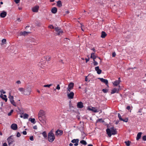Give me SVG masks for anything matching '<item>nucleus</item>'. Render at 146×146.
<instances>
[{
    "mask_svg": "<svg viewBox=\"0 0 146 146\" xmlns=\"http://www.w3.org/2000/svg\"><path fill=\"white\" fill-rule=\"evenodd\" d=\"M106 131L109 137H110L112 135H115L117 134L116 129L113 127H111L110 129L108 128H107L106 129Z\"/></svg>",
    "mask_w": 146,
    "mask_h": 146,
    "instance_id": "f257e3e1",
    "label": "nucleus"
},
{
    "mask_svg": "<svg viewBox=\"0 0 146 146\" xmlns=\"http://www.w3.org/2000/svg\"><path fill=\"white\" fill-rule=\"evenodd\" d=\"M48 141L50 142H52L54 140L55 137L52 130L48 133Z\"/></svg>",
    "mask_w": 146,
    "mask_h": 146,
    "instance_id": "f03ea898",
    "label": "nucleus"
},
{
    "mask_svg": "<svg viewBox=\"0 0 146 146\" xmlns=\"http://www.w3.org/2000/svg\"><path fill=\"white\" fill-rule=\"evenodd\" d=\"M31 91V87L28 86L26 87L25 89L24 92L23 93V94L25 95H29L30 94Z\"/></svg>",
    "mask_w": 146,
    "mask_h": 146,
    "instance_id": "7ed1b4c3",
    "label": "nucleus"
},
{
    "mask_svg": "<svg viewBox=\"0 0 146 146\" xmlns=\"http://www.w3.org/2000/svg\"><path fill=\"white\" fill-rule=\"evenodd\" d=\"M9 100L11 103L14 106L16 107L17 105L16 104L15 102H14V97L13 96H11V93H9Z\"/></svg>",
    "mask_w": 146,
    "mask_h": 146,
    "instance_id": "20e7f679",
    "label": "nucleus"
},
{
    "mask_svg": "<svg viewBox=\"0 0 146 146\" xmlns=\"http://www.w3.org/2000/svg\"><path fill=\"white\" fill-rule=\"evenodd\" d=\"M74 84L73 82L70 83L68 85V87L67 88V92L68 93V91L69 92H70V90L73 88Z\"/></svg>",
    "mask_w": 146,
    "mask_h": 146,
    "instance_id": "39448f33",
    "label": "nucleus"
},
{
    "mask_svg": "<svg viewBox=\"0 0 146 146\" xmlns=\"http://www.w3.org/2000/svg\"><path fill=\"white\" fill-rule=\"evenodd\" d=\"M102 82L105 83L107 86L108 87H109L108 82L107 79H104L103 78H98Z\"/></svg>",
    "mask_w": 146,
    "mask_h": 146,
    "instance_id": "423d86ee",
    "label": "nucleus"
},
{
    "mask_svg": "<svg viewBox=\"0 0 146 146\" xmlns=\"http://www.w3.org/2000/svg\"><path fill=\"white\" fill-rule=\"evenodd\" d=\"M74 93L73 92H70L69 93H68L67 96L68 98L70 99H72L74 98Z\"/></svg>",
    "mask_w": 146,
    "mask_h": 146,
    "instance_id": "0eeeda50",
    "label": "nucleus"
},
{
    "mask_svg": "<svg viewBox=\"0 0 146 146\" xmlns=\"http://www.w3.org/2000/svg\"><path fill=\"white\" fill-rule=\"evenodd\" d=\"M63 134V131L61 130H58L56 131V135L57 136H60Z\"/></svg>",
    "mask_w": 146,
    "mask_h": 146,
    "instance_id": "6e6552de",
    "label": "nucleus"
},
{
    "mask_svg": "<svg viewBox=\"0 0 146 146\" xmlns=\"http://www.w3.org/2000/svg\"><path fill=\"white\" fill-rule=\"evenodd\" d=\"M39 8V6L36 5L32 8V11L34 12H37L38 11Z\"/></svg>",
    "mask_w": 146,
    "mask_h": 146,
    "instance_id": "1a4fd4ad",
    "label": "nucleus"
},
{
    "mask_svg": "<svg viewBox=\"0 0 146 146\" xmlns=\"http://www.w3.org/2000/svg\"><path fill=\"white\" fill-rule=\"evenodd\" d=\"M12 137V136L11 135L9 137L7 140L8 141V142L9 143V145L10 144H11L13 143V139L11 138Z\"/></svg>",
    "mask_w": 146,
    "mask_h": 146,
    "instance_id": "9d476101",
    "label": "nucleus"
},
{
    "mask_svg": "<svg viewBox=\"0 0 146 146\" xmlns=\"http://www.w3.org/2000/svg\"><path fill=\"white\" fill-rule=\"evenodd\" d=\"M77 106L78 108H82L84 107L83 103L81 102H79L78 103Z\"/></svg>",
    "mask_w": 146,
    "mask_h": 146,
    "instance_id": "9b49d317",
    "label": "nucleus"
},
{
    "mask_svg": "<svg viewBox=\"0 0 146 146\" xmlns=\"http://www.w3.org/2000/svg\"><path fill=\"white\" fill-rule=\"evenodd\" d=\"M11 128L14 130H16L17 129V126L15 123H13L11 125Z\"/></svg>",
    "mask_w": 146,
    "mask_h": 146,
    "instance_id": "f8f14e48",
    "label": "nucleus"
},
{
    "mask_svg": "<svg viewBox=\"0 0 146 146\" xmlns=\"http://www.w3.org/2000/svg\"><path fill=\"white\" fill-rule=\"evenodd\" d=\"M120 79V78H119L118 80H116L114 82L113 84L114 86H117L121 82Z\"/></svg>",
    "mask_w": 146,
    "mask_h": 146,
    "instance_id": "ddd939ff",
    "label": "nucleus"
},
{
    "mask_svg": "<svg viewBox=\"0 0 146 146\" xmlns=\"http://www.w3.org/2000/svg\"><path fill=\"white\" fill-rule=\"evenodd\" d=\"M120 90V89H117L116 88H114L113 90H111V94H114L115 92H116L117 93H118V92Z\"/></svg>",
    "mask_w": 146,
    "mask_h": 146,
    "instance_id": "4468645a",
    "label": "nucleus"
},
{
    "mask_svg": "<svg viewBox=\"0 0 146 146\" xmlns=\"http://www.w3.org/2000/svg\"><path fill=\"white\" fill-rule=\"evenodd\" d=\"M7 12L5 11H3L0 14V16L1 18L5 17L7 15Z\"/></svg>",
    "mask_w": 146,
    "mask_h": 146,
    "instance_id": "2eb2a0df",
    "label": "nucleus"
},
{
    "mask_svg": "<svg viewBox=\"0 0 146 146\" xmlns=\"http://www.w3.org/2000/svg\"><path fill=\"white\" fill-rule=\"evenodd\" d=\"M95 70L97 71L98 74H100L102 70L99 69V66H98L95 67Z\"/></svg>",
    "mask_w": 146,
    "mask_h": 146,
    "instance_id": "dca6fc26",
    "label": "nucleus"
},
{
    "mask_svg": "<svg viewBox=\"0 0 146 146\" xmlns=\"http://www.w3.org/2000/svg\"><path fill=\"white\" fill-rule=\"evenodd\" d=\"M29 32H27L25 31H24L23 32H21L19 35L20 36H25L26 35H27L29 33Z\"/></svg>",
    "mask_w": 146,
    "mask_h": 146,
    "instance_id": "f3484780",
    "label": "nucleus"
},
{
    "mask_svg": "<svg viewBox=\"0 0 146 146\" xmlns=\"http://www.w3.org/2000/svg\"><path fill=\"white\" fill-rule=\"evenodd\" d=\"M38 115H39V118L41 116H43L44 115V111L43 110H40L38 113Z\"/></svg>",
    "mask_w": 146,
    "mask_h": 146,
    "instance_id": "a211bd4d",
    "label": "nucleus"
},
{
    "mask_svg": "<svg viewBox=\"0 0 146 146\" xmlns=\"http://www.w3.org/2000/svg\"><path fill=\"white\" fill-rule=\"evenodd\" d=\"M57 11V9L56 7H53L51 10V12L53 14H55L56 13Z\"/></svg>",
    "mask_w": 146,
    "mask_h": 146,
    "instance_id": "6ab92c4d",
    "label": "nucleus"
},
{
    "mask_svg": "<svg viewBox=\"0 0 146 146\" xmlns=\"http://www.w3.org/2000/svg\"><path fill=\"white\" fill-rule=\"evenodd\" d=\"M57 6L59 7H60L62 6V4L61 1H58L57 2Z\"/></svg>",
    "mask_w": 146,
    "mask_h": 146,
    "instance_id": "aec40b11",
    "label": "nucleus"
},
{
    "mask_svg": "<svg viewBox=\"0 0 146 146\" xmlns=\"http://www.w3.org/2000/svg\"><path fill=\"white\" fill-rule=\"evenodd\" d=\"M95 53L94 52H92L91 54L90 58H93L94 60H95L97 57V56H96L95 55Z\"/></svg>",
    "mask_w": 146,
    "mask_h": 146,
    "instance_id": "412c9836",
    "label": "nucleus"
},
{
    "mask_svg": "<svg viewBox=\"0 0 146 146\" xmlns=\"http://www.w3.org/2000/svg\"><path fill=\"white\" fill-rule=\"evenodd\" d=\"M107 34L104 31H102L101 37L102 38H104L107 36Z\"/></svg>",
    "mask_w": 146,
    "mask_h": 146,
    "instance_id": "4be33fe9",
    "label": "nucleus"
},
{
    "mask_svg": "<svg viewBox=\"0 0 146 146\" xmlns=\"http://www.w3.org/2000/svg\"><path fill=\"white\" fill-rule=\"evenodd\" d=\"M142 134V133L141 132H139L138 133L136 138V140H139Z\"/></svg>",
    "mask_w": 146,
    "mask_h": 146,
    "instance_id": "5701e85b",
    "label": "nucleus"
},
{
    "mask_svg": "<svg viewBox=\"0 0 146 146\" xmlns=\"http://www.w3.org/2000/svg\"><path fill=\"white\" fill-rule=\"evenodd\" d=\"M29 120L30 121H31L32 123H33V124H34L36 123V121H35V119L34 118H29Z\"/></svg>",
    "mask_w": 146,
    "mask_h": 146,
    "instance_id": "b1692460",
    "label": "nucleus"
},
{
    "mask_svg": "<svg viewBox=\"0 0 146 146\" xmlns=\"http://www.w3.org/2000/svg\"><path fill=\"white\" fill-rule=\"evenodd\" d=\"M0 97L2 98V99L4 100L5 102H7V98H5L3 97V95L2 94H1L0 95Z\"/></svg>",
    "mask_w": 146,
    "mask_h": 146,
    "instance_id": "393cba45",
    "label": "nucleus"
},
{
    "mask_svg": "<svg viewBox=\"0 0 146 146\" xmlns=\"http://www.w3.org/2000/svg\"><path fill=\"white\" fill-rule=\"evenodd\" d=\"M42 135L43 137L45 138H47V134H46V132L45 131H43L42 133Z\"/></svg>",
    "mask_w": 146,
    "mask_h": 146,
    "instance_id": "a878e982",
    "label": "nucleus"
},
{
    "mask_svg": "<svg viewBox=\"0 0 146 146\" xmlns=\"http://www.w3.org/2000/svg\"><path fill=\"white\" fill-rule=\"evenodd\" d=\"M45 58L47 61H49L51 59V57L50 56H45Z\"/></svg>",
    "mask_w": 146,
    "mask_h": 146,
    "instance_id": "bb28decb",
    "label": "nucleus"
},
{
    "mask_svg": "<svg viewBox=\"0 0 146 146\" xmlns=\"http://www.w3.org/2000/svg\"><path fill=\"white\" fill-rule=\"evenodd\" d=\"M99 122L104 123V121L103 120L102 118L99 119H98L96 121V123H98Z\"/></svg>",
    "mask_w": 146,
    "mask_h": 146,
    "instance_id": "cd10ccee",
    "label": "nucleus"
},
{
    "mask_svg": "<svg viewBox=\"0 0 146 146\" xmlns=\"http://www.w3.org/2000/svg\"><path fill=\"white\" fill-rule=\"evenodd\" d=\"M63 33V31L62 30H60L59 31H58L56 32V33L57 35H59L62 34Z\"/></svg>",
    "mask_w": 146,
    "mask_h": 146,
    "instance_id": "c85d7f7f",
    "label": "nucleus"
},
{
    "mask_svg": "<svg viewBox=\"0 0 146 146\" xmlns=\"http://www.w3.org/2000/svg\"><path fill=\"white\" fill-rule=\"evenodd\" d=\"M79 141V140L78 139H73L71 141V142L73 143H76V142H78Z\"/></svg>",
    "mask_w": 146,
    "mask_h": 146,
    "instance_id": "c756f323",
    "label": "nucleus"
},
{
    "mask_svg": "<svg viewBox=\"0 0 146 146\" xmlns=\"http://www.w3.org/2000/svg\"><path fill=\"white\" fill-rule=\"evenodd\" d=\"M80 143L84 145H86L87 144L86 142L84 140L81 141H80Z\"/></svg>",
    "mask_w": 146,
    "mask_h": 146,
    "instance_id": "7c9ffc66",
    "label": "nucleus"
},
{
    "mask_svg": "<svg viewBox=\"0 0 146 146\" xmlns=\"http://www.w3.org/2000/svg\"><path fill=\"white\" fill-rule=\"evenodd\" d=\"M124 143H125L126 146H129L130 145V143H131V142L128 141H125Z\"/></svg>",
    "mask_w": 146,
    "mask_h": 146,
    "instance_id": "2f4dec72",
    "label": "nucleus"
},
{
    "mask_svg": "<svg viewBox=\"0 0 146 146\" xmlns=\"http://www.w3.org/2000/svg\"><path fill=\"white\" fill-rule=\"evenodd\" d=\"M44 64H43V63H39L38 64V66L42 68H43L44 67Z\"/></svg>",
    "mask_w": 146,
    "mask_h": 146,
    "instance_id": "473e14b6",
    "label": "nucleus"
},
{
    "mask_svg": "<svg viewBox=\"0 0 146 146\" xmlns=\"http://www.w3.org/2000/svg\"><path fill=\"white\" fill-rule=\"evenodd\" d=\"M25 88H19L18 89V90L21 92H24Z\"/></svg>",
    "mask_w": 146,
    "mask_h": 146,
    "instance_id": "72a5a7b5",
    "label": "nucleus"
},
{
    "mask_svg": "<svg viewBox=\"0 0 146 146\" xmlns=\"http://www.w3.org/2000/svg\"><path fill=\"white\" fill-rule=\"evenodd\" d=\"M29 117L28 114L25 113L23 115V118L24 119L27 118Z\"/></svg>",
    "mask_w": 146,
    "mask_h": 146,
    "instance_id": "f704fd0d",
    "label": "nucleus"
},
{
    "mask_svg": "<svg viewBox=\"0 0 146 146\" xmlns=\"http://www.w3.org/2000/svg\"><path fill=\"white\" fill-rule=\"evenodd\" d=\"M52 84H47V85H44L43 86L44 87H48V88H49L50 86H52Z\"/></svg>",
    "mask_w": 146,
    "mask_h": 146,
    "instance_id": "c9c22d12",
    "label": "nucleus"
},
{
    "mask_svg": "<svg viewBox=\"0 0 146 146\" xmlns=\"http://www.w3.org/2000/svg\"><path fill=\"white\" fill-rule=\"evenodd\" d=\"M55 29L56 32H57L58 31H59L60 30H61L58 27H56L55 28Z\"/></svg>",
    "mask_w": 146,
    "mask_h": 146,
    "instance_id": "e433bc0d",
    "label": "nucleus"
},
{
    "mask_svg": "<svg viewBox=\"0 0 146 146\" xmlns=\"http://www.w3.org/2000/svg\"><path fill=\"white\" fill-rule=\"evenodd\" d=\"M128 118H125V119H124L122 118V119L120 121H123V122H127L128 121Z\"/></svg>",
    "mask_w": 146,
    "mask_h": 146,
    "instance_id": "4c0bfd02",
    "label": "nucleus"
},
{
    "mask_svg": "<svg viewBox=\"0 0 146 146\" xmlns=\"http://www.w3.org/2000/svg\"><path fill=\"white\" fill-rule=\"evenodd\" d=\"M108 90L106 89H103L102 90V91L104 93H106L108 92Z\"/></svg>",
    "mask_w": 146,
    "mask_h": 146,
    "instance_id": "58836bf2",
    "label": "nucleus"
},
{
    "mask_svg": "<svg viewBox=\"0 0 146 146\" xmlns=\"http://www.w3.org/2000/svg\"><path fill=\"white\" fill-rule=\"evenodd\" d=\"M60 89V87L59 84H58L56 89H54V90H56V89L59 90Z\"/></svg>",
    "mask_w": 146,
    "mask_h": 146,
    "instance_id": "ea45409f",
    "label": "nucleus"
},
{
    "mask_svg": "<svg viewBox=\"0 0 146 146\" xmlns=\"http://www.w3.org/2000/svg\"><path fill=\"white\" fill-rule=\"evenodd\" d=\"M13 110H11L10 111L9 113L8 114V116H10L11 115V113L13 112Z\"/></svg>",
    "mask_w": 146,
    "mask_h": 146,
    "instance_id": "a19ab883",
    "label": "nucleus"
},
{
    "mask_svg": "<svg viewBox=\"0 0 146 146\" xmlns=\"http://www.w3.org/2000/svg\"><path fill=\"white\" fill-rule=\"evenodd\" d=\"M94 60L93 63H94V65L95 66H97L98 64V62L96 61H95V60Z\"/></svg>",
    "mask_w": 146,
    "mask_h": 146,
    "instance_id": "79ce46f5",
    "label": "nucleus"
},
{
    "mask_svg": "<svg viewBox=\"0 0 146 146\" xmlns=\"http://www.w3.org/2000/svg\"><path fill=\"white\" fill-rule=\"evenodd\" d=\"M118 116L120 120L122 119V118L121 117L120 114L119 113H118Z\"/></svg>",
    "mask_w": 146,
    "mask_h": 146,
    "instance_id": "37998d69",
    "label": "nucleus"
},
{
    "mask_svg": "<svg viewBox=\"0 0 146 146\" xmlns=\"http://www.w3.org/2000/svg\"><path fill=\"white\" fill-rule=\"evenodd\" d=\"M6 40L5 39H3L2 40V43L5 44L6 43Z\"/></svg>",
    "mask_w": 146,
    "mask_h": 146,
    "instance_id": "c03bdc74",
    "label": "nucleus"
},
{
    "mask_svg": "<svg viewBox=\"0 0 146 146\" xmlns=\"http://www.w3.org/2000/svg\"><path fill=\"white\" fill-rule=\"evenodd\" d=\"M21 136V134L19 132H18L17 133V137H20Z\"/></svg>",
    "mask_w": 146,
    "mask_h": 146,
    "instance_id": "a18cd8bd",
    "label": "nucleus"
},
{
    "mask_svg": "<svg viewBox=\"0 0 146 146\" xmlns=\"http://www.w3.org/2000/svg\"><path fill=\"white\" fill-rule=\"evenodd\" d=\"M142 139L143 141H146V135H144L142 137Z\"/></svg>",
    "mask_w": 146,
    "mask_h": 146,
    "instance_id": "49530a36",
    "label": "nucleus"
},
{
    "mask_svg": "<svg viewBox=\"0 0 146 146\" xmlns=\"http://www.w3.org/2000/svg\"><path fill=\"white\" fill-rule=\"evenodd\" d=\"M30 139L32 141L34 140L33 137V136H31L30 137Z\"/></svg>",
    "mask_w": 146,
    "mask_h": 146,
    "instance_id": "de8ad7c7",
    "label": "nucleus"
},
{
    "mask_svg": "<svg viewBox=\"0 0 146 146\" xmlns=\"http://www.w3.org/2000/svg\"><path fill=\"white\" fill-rule=\"evenodd\" d=\"M116 53L115 52H113L112 54V56L113 57H114L116 56Z\"/></svg>",
    "mask_w": 146,
    "mask_h": 146,
    "instance_id": "09e8293b",
    "label": "nucleus"
},
{
    "mask_svg": "<svg viewBox=\"0 0 146 146\" xmlns=\"http://www.w3.org/2000/svg\"><path fill=\"white\" fill-rule=\"evenodd\" d=\"M20 0H15L14 1L15 3L17 4L19 2Z\"/></svg>",
    "mask_w": 146,
    "mask_h": 146,
    "instance_id": "8fccbe9b",
    "label": "nucleus"
},
{
    "mask_svg": "<svg viewBox=\"0 0 146 146\" xmlns=\"http://www.w3.org/2000/svg\"><path fill=\"white\" fill-rule=\"evenodd\" d=\"M16 83L18 84H20L21 83V82L20 80H18L16 81Z\"/></svg>",
    "mask_w": 146,
    "mask_h": 146,
    "instance_id": "3c124183",
    "label": "nucleus"
},
{
    "mask_svg": "<svg viewBox=\"0 0 146 146\" xmlns=\"http://www.w3.org/2000/svg\"><path fill=\"white\" fill-rule=\"evenodd\" d=\"M0 92L1 93H3L4 94H5L6 93V92L5 91H4L3 90H0Z\"/></svg>",
    "mask_w": 146,
    "mask_h": 146,
    "instance_id": "603ef678",
    "label": "nucleus"
},
{
    "mask_svg": "<svg viewBox=\"0 0 146 146\" xmlns=\"http://www.w3.org/2000/svg\"><path fill=\"white\" fill-rule=\"evenodd\" d=\"M48 27L50 28H52V29H54V27L53 26V25H50L48 26Z\"/></svg>",
    "mask_w": 146,
    "mask_h": 146,
    "instance_id": "864d4df0",
    "label": "nucleus"
},
{
    "mask_svg": "<svg viewBox=\"0 0 146 146\" xmlns=\"http://www.w3.org/2000/svg\"><path fill=\"white\" fill-rule=\"evenodd\" d=\"M23 135H26L27 134V132L26 131H24L23 132Z\"/></svg>",
    "mask_w": 146,
    "mask_h": 146,
    "instance_id": "5fc2aeb1",
    "label": "nucleus"
},
{
    "mask_svg": "<svg viewBox=\"0 0 146 146\" xmlns=\"http://www.w3.org/2000/svg\"><path fill=\"white\" fill-rule=\"evenodd\" d=\"M33 128L34 129H36L37 128V126L36 125H35L33 127Z\"/></svg>",
    "mask_w": 146,
    "mask_h": 146,
    "instance_id": "6e6d98bb",
    "label": "nucleus"
},
{
    "mask_svg": "<svg viewBox=\"0 0 146 146\" xmlns=\"http://www.w3.org/2000/svg\"><path fill=\"white\" fill-rule=\"evenodd\" d=\"M126 109L128 110H129L130 109V107L129 106H128L127 108Z\"/></svg>",
    "mask_w": 146,
    "mask_h": 146,
    "instance_id": "4d7b16f0",
    "label": "nucleus"
},
{
    "mask_svg": "<svg viewBox=\"0 0 146 146\" xmlns=\"http://www.w3.org/2000/svg\"><path fill=\"white\" fill-rule=\"evenodd\" d=\"M85 60H86V62L87 63L89 60V58L88 59L87 58H85Z\"/></svg>",
    "mask_w": 146,
    "mask_h": 146,
    "instance_id": "13d9d810",
    "label": "nucleus"
},
{
    "mask_svg": "<svg viewBox=\"0 0 146 146\" xmlns=\"http://www.w3.org/2000/svg\"><path fill=\"white\" fill-rule=\"evenodd\" d=\"M92 111H93V112H98V111L97 110H93Z\"/></svg>",
    "mask_w": 146,
    "mask_h": 146,
    "instance_id": "bf43d9fd",
    "label": "nucleus"
},
{
    "mask_svg": "<svg viewBox=\"0 0 146 146\" xmlns=\"http://www.w3.org/2000/svg\"><path fill=\"white\" fill-rule=\"evenodd\" d=\"M3 146H8L7 144L6 143H5L3 144Z\"/></svg>",
    "mask_w": 146,
    "mask_h": 146,
    "instance_id": "052dcab7",
    "label": "nucleus"
},
{
    "mask_svg": "<svg viewBox=\"0 0 146 146\" xmlns=\"http://www.w3.org/2000/svg\"><path fill=\"white\" fill-rule=\"evenodd\" d=\"M91 50H92L95 53V52H96V50H95L94 48H93Z\"/></svg>",
    "mask_w": 146,
    "mask_h": 146,
    "instance_id": "680f3d73",
    "label": "nucleus"
},
{
    "mask_svg": "<svg viewBox=\"0 0 146 146\" xmlns=\"http://www.w3.org/2000/svg\"><path fill=\"white\" fill-rule=\"evenodd\" d=\"M78 142H76V143H75L74 144V145L75 146H77L78 145Z\"/></svg>",
    "mask_w": 146,
    "mask_h": 146,
    "instance_id": "e2e57ef3",
    "label": "nucleus"
},
{
    "mask_svg": "<svg viewBox=\"0 0 146 146\" xmlns=\"http://www.w3.org/2000/svg\"><path fill=\"white\" fill-rule=\"evenodd\" d=\"M87 109L88 110H89L92 111V110H93V109L91 108H88Z\"/></svg>",
    "mask_w": 146,
    "mask_h": 146,
    "instance_id": "0e129e2a",
    "label": "nucleus"
},
{
    "mask_svg": "<svg viewBox=\"0 0 146 146\" xmlns=\"http://www.w3.org/2000/svg\"><path fill=\"white\" fill-rule=\"evenodd\" d=\"M17 21L19 22H20L21 21V20L19 18H18L17 19Z\"/></svg>",
    "mask_w": 146,
    "mask_h": 146,
    "instance_id": "69168bd1",
    "label": "nucleus"
},
{
    "mask_svg": "<svg viewBox=\"0 0 146 146\" xmlns=\"http://www.w3.org/2000/svg\"><path fill=\"white\" fill-rule=\"evenodd\" d=\"M85 81L87 82L88 81V78H87V76L85 78Z\"/></svg>",
    "mask_w": 146,
    "mask_h": 146,
    "instance_id": "338daca9",
    "label": "nucleus"
},
{
    "mask_svg": "<svg viewBox=\"0 0 146 146\" xmlns=\"http://www.w3.org/2000/svg\"><path fill=\"white\" fill-rule=\"evenodd\" d=\"M66 13L67 14H68L69 13V11H66Z\"/></svg>",
    "mask_w": 146,
    "mask_h": 146,
    "instance_id": "774afa93",
    "label": "nucleus"
}]
</instances>
